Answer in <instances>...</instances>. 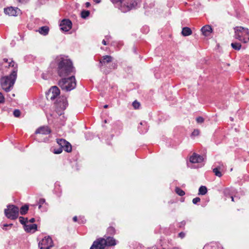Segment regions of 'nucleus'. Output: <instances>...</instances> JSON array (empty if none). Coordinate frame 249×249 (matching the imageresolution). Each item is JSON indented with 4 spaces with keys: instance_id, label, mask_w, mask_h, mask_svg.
Instances as JSON below:
<instances>
[{
    "instance_id": "f257e3e1",
    "label": "nucleus",
    "mask_w": 249,
    "mask_h": 249,
    "mask_svg": "<svg viewBox=\"0 0 249 249\" xmlns=\"http://www.w3.org/2000/svg\"><path fill=\"white\" fill-rule=\"evenodd\" d=\"M50 68L54 69L59 77H67L74 73V68L71 60L68 56L59 55L51 62Z\"/></svg>"
},
{
    "instance_id": "f03ea898",
    "label": "nucleus",
    "mask_w": 249,
    "mask_h": 249,
    "mask_svg": "<svg viewBox=\"0 0 249 249\" xmlns=\"http://www.w3.org/2000/svg\"><path fill=\"white\" fill-rule=\"evenodd\" d=\"M115 7L123 13L136 8L140 5L141 0H110Z\"/></svg>"
},
{
    "instance_id": "7ed1b4c3",
    "label": "nucleus",
    "mask_w": 249,
    "mask_h": 249,
    "mask_svg": "<svg viewBox=\"0 0 249 249\" xmlns=\"http://www.w3.org/2000/svg\"><path fill=\"white\" fill-rule=\"evenodd\" d=\"M17 76V70L15 69L7 76L2 77L0 79L1 88L6 92L10 91L13 88Z\"/></svg>"
},
{
    "instance_id": "20e7f679",
    "label": "nucleus",
    "mask_w": 249,
    "mask_h": 249,
    "mask_svg": "<svg viewBox=\"0 0 249 249\" xmlns=\"http://www.w3.org/2000/svg\"><path fill=\"white\" fill-rule=\"evenodd\" d=\"M58 86L62 90L70 91L76 87V80L73 75L68 77H63L58 82Z\"/></svg>"
},
{
    "instance_id": "39448f33",
    "label": "nucleus",
    "mask_w": 249,
    "mask_h": 249,
    "mask_svg": "<svg viewBox=\"0 0 249 249\" xmlns=\"http://www.w3.org/2000/svg\"><path fill=\"white\" fill-rule=\"evenodd\" d=\"M234 37L239 41L246 43L249 41V30L241 26H237L234 28Z\"/></svg>"
},
{
    "instance_id": "423d86ee",
    "label": "nucleus",
    "mask_w": 249,
    "mask_h": 249,
    "mask_svg": "<svg viewBox=\"0 0 249 249\" xmlns=\"http://www.w3.org/2000/svg\"><path fill=\"white\" fill-rule=\"evenodd\" d=\"M4 214L8 219H16L18 216L19 209L15 205H9L7 209L4 210Z\"/></svg>"
},
{
    "instance_id": "0eeeda50",
    "label": "nucleus",
    "mask_w": 249,
    "mask_h": 249,
    "mask_svg": "<svg viewBox=\"0 0 249 249\" xmlns=\"http://www.w3.org/2000/svg\"><path fill=\"white\" fill-rule=\"evenodd\" d=\"M53 246V240L50 236L44 237L38 243L40 249H50Z\"/></svg>"
},
{
    "instance_id": "6e6552de",
    "label": "nucleus",
    "mask_w": 249,
    "mask_h": 249,
    "mask_svg": "<svg viewBox=\"0 0 249 249\" xmlns=\"http://www.w3.org/2000/svg\"><path fill=\"white\" fill-rule=\"evenodd\" d=\"M60 90L57 86L52 87L48 92L46 94L47 99H50L52 101L54 100L60 95Z\"/></svg>"
},
{
    "instance_id": "1a4fd4ad",
    "label": "nucleus",
    "mask_w": 249,
    "mask_h": 249,
    "mask_svg": "<svg viewBox=\"0 0 249 249\" xmlns=\"http://www.w3.org/2000/svg\"><path fill=\"white\" fill-rule=\"evenodd\" d=\"M56 108L62 110H65L68 106V103L66 97H58L55 102Z\"/></svg>"
},
{
    "instance_id": "9d476101",
    "label": "nucleus",
    "mask_w": 249,
    "mask_h": 249,
    "mask_svg": "<svg viewBox=\"0 0 249 249\" xmlns=\"http://www.w3.org/2000/svg\"><path fill=\"white\" fill-rule=\"evenodd\" d=\"M106 242L104 238H99L94 241L90 249H105Z\"/></svg>"
},
{
    "instance_id": "9b49d317",
    "label": "nucleus",
    "mask_w": 249,
    "mask_h": 249,
    "mask_svg": "<svg viewBox=\"0 0 249 249\" xmlns=\"http://www.w3.org/2000/svg\"><path fill=\"white\" fill-rule=\"evenodd\" d=\"M59 26L60 29L64 32H68L72 27V22L69 19H63L60 22Z\"/></svg>"
},
{
    "instance_id": "f8f14e48",
    "label": "nucleus",
    "mask_w": 249,
    "mask_h": 249,
    "mask_svg": "<svg viewBox=\"0 0 249 249\" xmlns=\"http://www.w3.org/2000/svg\"><path fill=\"white\" fill-rule=\"evenodd\" d=\"M4 12L5 14L10 16H17L20 13V10L17 7H10L4 8Z\"/></svg>"
},
{
    "instance_id": "ddd939ff",
    "label": "nucleus",
    "mask_w": 249,
    "mask_h": 249,
    "mask_svg": "<svg viewBox=\"0 0 249 249\" xmlns=\"http://www.w3.org/2000/svg\"><path fill=\"white\" fill-rule=\"evenodd\" d=\"M204 157L196 153H193V154L190 158V161L193 163H201L204 160Z\"/></svg>"
},
{
    "instance_id": "4468645a",
    "label": "nucleus",
    "mask_w": 249,
    "mask_h": 249,
    "mask_svg": "<svg viewBox=\"0 0 249 249\" xmlns=\"http://www.w3.org/2000/svg\"><path fill=\"white\" fill-rule=\"evenodd\" d=\"M112 60V57L110 55H104L102 57V59L100 60L99 66L102 69L103 66H105L107 64L110 63Z\"/></svg>"
},
{
    "instance_id": "2eb2a0df",
    "label": "nucleus",
    "mask_w": 249,
    "mask_h": 249,
    "mask_svg": "<svg viewBox=\"0 0 249 249\" xmlns=\"http://www.w3.org/2000/svg\"><path fill=\"white\" fill-rule=\"evenodd\" d=\"M51 132V129L47 126H43L39 127L36 131V134L48 135Z\"/></svg>"
},
{
    "instance_id": "dca6fc26",
    "label": "nucleus",
    "mask_w": 249,
    "mask_h": 249,
    "mask_svg": "<svg viewBox=\"0 0 249 249\" xmlns=\"http://www.w3.org/2000/svg\"><path fill=\"white\" fill-rule=\"evenodd\" d=\"M203 249H223L220 244L217 242H211L204 246Z\"/></svg>"
},
{
    "instance_id": "f3484780",
    "label": "nucleus",
    "mask_w": 249,
    "mask_h": 249,
    "mask_svg": "<svg viewBox=\"0 0 249 249\" xmlns=\"http://www.w3.org/2000/svg\"><path fill=\"white\" fill-rule=\"evenodd\" d=\"M106 246H114L117 244L116 240L113 237L110 236L107 237L105 238Z\"/></svg>"
},
{
    "instance_id": "a211bd4d",
    "label": "nucleus",
    "mask_w": 249,
    "mask_h": 249,
    "mask_svg": "<svg viewBox=\"0 0 249 249\" xmlns=\"http://www.w3.org/2000/svg\"><path fill=\"white\" fill-rule=\"evenodd\" d=\"M201 31L202 32V34L205 36H208L212 32V28L210 25H205L203 26Z\"/></svg>"
},
{
    "instance_id": "6ab92c4d",
    "label": "nucleus",
    "mask_w": 249,
    "mask_h": 249,
    "mask_svg": "<svg viewBox=\"0 0 249 249\" xmlns=\"http://www.w3.org/2000/svg\"><path fill=\"white\" fill-rule=\"evenodd\" d=\"M223 165H219L215 167L213 169V171L214 175L218 177H221L222 176L221 172L223 170Z\"/></svg>"
},
{
    "instance_id": "aec40b11",
    "label": "nucleus",
    "mask_w": 249,
    "mask_h": 249,
    "mask_svg": "<svg viewBox=\"0 0 249 249\" xmlns=\"http://www.w3.org/2000/svg\"><path fill=\"white\" fill-rule=\"evenodd\" d=\"M24 230L27 232H34L37 230V225L36 224L25 225Z\"/></svg>"
},
{
    "instance_id": "412c9836",
    "label": "nucleus",
    "mask_w": 249,
    "mask_h": 249,
    "mask_svg": "<svg viewBox=\"0 0 249 249\" xmlns=\"http://www.w3.org/2000/svg\"><path fill=\"white\" fill-rule=\"evenodd\" d=\"M140 125L138 126V130L140 133L144 134L147 131V123L146 122H141Z\"/></svg>"
},
{
    "instance_id": "4be33fe9",
    "label": "nucleus",
    "mask_w": 249,
    "mask_h": 249,
    "mask_svg": "<svg viewBox=\"0 0 249 249\" xmlns=\"http://www.w3.org/2000/svg\"><path fill=\"white\" fill-rule=\"evenodd\" d=\"M235 192V190L233 188H226L224 189L223 193L227 197H230L231 196L233 195Z\"/></svg>"
},
{
    "instance_id": "5701e85b",
    "label": "nucleus",
    "mask_w": 249,
    "mask_h": 249,
    "mask_svg": "<svg viewBox=\"0 0 249 249\" xmlns=\"http://www.w3.org/2000/svg\"><path fill=\"white\" fill-rule=\"evenodd\" d=\"M38 32L42 35L46 36L49 32V28L47 26L40 27L38 30Z\"/></svg>"
},
{
    "instance_id": "b1692460",
    "label": "nucleus",
    "mask_w": 249,
    "mask_h": 249,
    "mask_svg": "<svg viewBox=\"0 0 249 249\" xmlns=\"http://www.w3.org/2000/svg\"><path fill=\"white\" fill-rule=\"evenodd\" d=\"M192 34L191 29L187 27H183L182 29L181 34L184 36H187Z\"/></svg>"
},
{
    "instance_id": "393cba45",
    "label": "nucleus",
    "mask_w": 249,
    "mask_h": 249,
    "mask_svg": "<svg viewBox=\"0 0 249 249\" xmlns=\"http://www.w3.org/2000/svg\"><path fill=\"white\" fill-rule=\"evenodd\" d=\"M56 142L59 147H62V148H63L65 144H67L68 142L63 139H58Z\"/></svg>"
},
{
    "instance_id": "a878e982",
    "label": "nucleus",
    "mask_w": 249,
    "mask_h": 249,
    "mask_svg": "<svg viewBox=\"0 0 249 249\" xmlns=\"http://www.w3.org/2000/svg\"><path fill=\"white\" fill-rule=\"evenodd\" d=\"M29 210V206L28 205H24V206H22L20 209V213L21 215H25L26 213H27L28 211Z\"/></svg>"
},
{
    "instance_id": "bb28decb",
    "label": "nucleus",
    "mask_w": 249,
    "mask_h": 249,
    "mask_svg": "<svg viewBox=\"0 0 249 249\" xmlns=\"http://www.w3.org/2000/svg\"><path fill=\"white\" fill-rule=\"evenodd\" d=\"M207 192V189L206 186H201L199 187L198 190V195H204Z\"/></svg>"
},
{
    "instance_id": "cd10ccee",
    "label": "nucleus",
    "mask_w": 249,
    "mask_h": 249,
    "mask_svg": "<svg viewBox=\"0 0 249 249\" xmlns=\"http://www.w3.org/2000/svg\"><path fill=\"white\" fill-rule=\"evenodd\" d=\"M44 204H46L45 199L44 198H40L39 199L38 202V209L41 210V211H45L46 209H43V210H41V208H42V205Z\"/></svg>"
},
{
    "instance_id": "c85d7f7f",
    "label": "nucleus",
    "mask_w": 249,
    "mask_h": 249,
    "mask_svg": "<svg viewBox=\"0 0 249 249\" xmlns=\"http://www.w3.org/2000/svg\"><path fill=\"white\" fill-rule=\"evenodd\" d=\"M231 46L233 49L239 51L241 48V44L240 43L235 42L231 44Z\"/></svg>"
},
{
    "instance_id": "c756f323",
    "label": "nucleus",
    "mask_w": 249,
    "mask_h": 249,
    "mask_svg": "<svg viewBox=\"0 0 249 249\" xmlns=\"http://www.w3.org/2000/svg\"><path fill=\"white\" fill-rule=\"evenodd\" d=\"M116 232L115 229L114 227L112 226H110L107 229V234L113 235L115 234Z\"/></svg>"
},
{
    "instance_id": "7c9ffc66",
    "label": "nucleus",
    "mask_w": 249,
    "mask_h": 249,
    "mask_svg": "<svg viewBox=\"0 0 249 249\" xmlns=\"http://www.w3.org/2000/svg\"><path fill=\"white\" fill-rule=\"evenodd\" d=\"M111 45L114 47H117L119 49L123 45V43L122 41H114L111 42Z\"/></svg>"
},
{
    "instance_id": "2f4dec72",
    "label": "nucleus",
    "mask_w": 249,
    "mask_h": 249,
    "mask_svg": "<svg viewBox=\"0 0 249 249\" xmlns=\"http://www.w3.org/2000/svg\"><path fill=\"white\" fill-rule=\"evenodd\" d=\"M90 12L88 10H83L81 13V16L83 18H86L89 15Z\"/></svg>"
},
{
    "instance_id": "473e14b6",
    "label": "nucleus",
    "mask_w": 249,
    "mask_h": 249,
    "mask_svg": "<svg viewBox=\"0 0 249 249\" xmlns=\"http://www.w3.org/2000/svg\"><path fill=\"white\" fill-rule=\"evenodd\" d=\"M175 192L179 196H183L185 194V192L179 187L176 188Z\"/></svg>"
},
{
    "instance_id": "72a5a7b5",
    "label": "nucleus",
    "mask_w": 249,
    "mask_h": 249,
    "mask_svg": "<svg viewBox=\"0 0 249 249\" xmlns=\"http://www.w3.org/2000/svg\"><path fill=\"white\" fill-rule=\"evenodd\" d=\"M71 145L69 142H68L67 144H65V146L63 148V149H64L67 152H71Z\"/></svg>"
},
{
    "instance_id": "f704fd0d",
    "label": "nucleus",
    "mask_w": 249,
    "mask_h": 249,
    "mask_svg": "<svg viewBox=\"0 0 249 249\" xmlns=\"http://www.w3.org/2000/svg\"><path fill=\"white\" fill-rule=\"evenodd\" d=\"M62 151L63 148H62V147H59L57 148H55L52 150V152L55 154H59L62 153Z\"/></svg>"
},
{
    "instance_id": "c9c22d12",
    "label": "nucleus",
    "mask_w": 249,
    "mask_h": 249,
    "mask_svg": "<svg viewBox=\"0 0 249 249\" xmlns=\"http://www.w3.org/2000/svg\"><path fill=\"white\" fill-rule=\"evenodd\" d=\"M19 220L20 223L21 224L24 225V227L25 226V225H27L26 223L28 221V218H24V217H23L22 216H20L19 217Z\"/></svg>"
},
{
    "instance_id": "e433bc0d",
    "label": "nucleus",
    "mask_w": 249,
    "mask_h": 249,
    "mask_svg": "<svg viewBox=\"0 0 249 249\" xmlns=\"http://www.w3.org/2000/svg\"><path fill=\"white\" fill-rule=\"evenodd\" d=\"M8 66L9 67H12L13 68V70L12 71L14 70L15 69H17V70L18 71V69H17V65L16 64H15V62H14L12 59H11V60L10 61V62H9V64H8Z\"/></svg>"
},
{
    "instance_id": "4c0bfd02",
    "label": "nucleus",
    "mask_w": 249,
    "mask_h": 249,
    "mask_svg": "<svg viewBox=\"0 0 249 249\" xmlns=\"http://www.w3.org/2000/svg\"><path fill=\"white\" fill-rule=\"evenodd\" d=\"M132 106L135 109H138L140 106V104L137 101H135L133 102Z\"/></svg>"
},
{
    "instance_id": "58836bf2",
    "label": "nucleus",
    "mask_w": 249,
    "mask_h": 249,
    "mask_svg": "<svg viewBox=\"0 0 249 249\" xmlns=\"http://www.w3.org/2000/svg\"><path fill=\"white\" fill-rule=\"evenodd\" d=\"M60 119L62 120V122L60 123V124L62 125H64L65 124V122L66 120L65 116L62 114V113H60Z\"/></svg>"
},
{
    "instance_id": "ea45409f",
    "label": "nucleus",
    "mask_w": 249,
    "mask_h": 249,
    "mask_svg": "<svg viewBox=\"0 0 249 249\" xmlns=\"http://www.w3.org/2000/svg\"><path fill=\"white\" fill-rule=\"evenodd\" d=\"M13 115L15 117H19L20 115V111L19 109H15L13 112Z\"/></svg>"
},
{
    "instance_id": "a19ab883",
    "label": "nucleus",
    "mask_w": 249,
    "mask_h": 249,
    "mask_svg": "<svg viewBox=\"0 0 249 249\" xmlns=\"http://www.w3.org/2000/svg\"><path fill=\"white\" fill-rule=\"evenodd\" d=\"M196 121L197 123L201 124L204 122V119L203 117L199 116L196 118Z\"/></svg>"
},
{
    "instance_id": "79ce46f5",
    "label": "nucleus",
    "mask_w": 249,
    "mask_h": 249,
    "mask_svg": "<svg viewBox=\"0 0 249 249\" xmlns=\"http://www.w3.org/2000/svg\"><path fill=\"white\" fill-rule=\"evenodd\" d=\"M200 201V199L199 197H195L193 199V203L194 204H196L198 202H199V201Z\"/></svg>"
},
{
    "instance_id": "37998d69",
    "label": "nucleus",
    "mask_w": 249,
    "mask_h": 249,
    "mask_svg": "<svg viewBox=\"0 0 249 249\" xmlns=\"http://www.w3.org/2000/svg\"><path fill=\"white\" fill-rule=\"evenodd\" d=\"M12 226H13L12 224H4L3 225L2 229L4 230H7V229L6 227H9L11 228Z\"/></svg>"
},
{
    "instance_id": "c03bdc74",
    "label": "nucleus",
    "mask_w": 249,
    "mask_h": 249,
    "mask_svg": "<svg viewBox=\"0 0 249 249\" xmlns=\"http://www.w3.org/2000/svg\"><path fill=\"white\" fill-rule=\"evenodd\" d=\"M185 236V233L184 232L181 231L178 234V237L181 239H183V238H184Z\"/></svg>"
},
{
    "instance_id": "a18cd8bd",
    "label": "nucleus",
    "mask_w": 249,
    "mask_h": 249,
    "mask_svg": "<svg viewBox=\"0 0 249 249\" xmlns=\"http://www.w3.org/2000/svg\"><path fill=\"white\" fill-rule=\"evenodd\" d=\"M4 102V97L3 94L0 92V103H2Z\"/></svg>"
},
{
    "instance_id": "49530a36",
    "label": "nucleus",
    "mask_w": 249,
    "mask_h": 249,
    "mask_svg": "<svg viewBox=\"0 0 249 249\" xmlns=\"http://www.w3.org/2000/svg\"><path fill=\"white\" fill-rule=\"evenodd\" d=\"M185 224H186L185 221H182L181 222L178 223V226L179 228H181V227H184L185 226Z\"/></svg>"
},
{
    "instance_id": "de8ad7c7",
    "label": "nucleus",
    "mask_w": 249,
    "mask_h": 249,
    "mask_svg": "<svg viewBox=\"0 0 249 249\" xmlns=\"http://www.w3.org/2000/svg\"><path fill=\"white\" fill-rule=\"evenodd\" d=\"M199 134V130L197 129H195L192 132V135L193 136H197Z\"/></svg>"
},
{
    "instance_id": "09e8293b",
    "label": "nucleus",
    "mask_w": 249,
    "mask_h": 249,
    "mask_svg": "<svg viewBox=\"0 0 249 249\" xmlns=\"http://www.w3.org/2000/svg\"><path fill=\"white\" fill-rule=\"evenodd\" d=\"M117 64H116V63H112V64H111V68H110V69H116V68H117Z\"/></svg>"
},
{
    "instance_id": "8fccbe9b",
    "label": "nucleus",
    "mask_w": 249,
    "mask_h": 249,
    "mask_svg": "<svg viewBox=\"0 0 249 249\" xmlns=\"http://www.w3.org/2000/svg\"><path fill=\"white\" fill-rule=\"evenodd\" d=\"M11 60L10 59H8V58H4L3 59V61L5 62V63H8L9 64V62H10V61Z\"/></svg>"
},
{
    "instance_id": "3c124183",
    "label": "nucleus",
    "mask_w": 249,
    "mask_h": 249,
    "mask_svg": "<svg viewBox=\"0 0 249 249\" xmlns=\"http://www.w3.org/2000/svg\"><path fill=\"white\" fill-rule=\"evenodd\" d=\"M86 7L88 8L90 6V3L89 2H87L85 3Z\"/></svg>"
},
{
    "instance_id": "603ef678",
    "label": "nucleus",
    "mask_w": 249,
    "mask_h": 249,
    "mask_svg": "<svg viewBox=\"0 0 249 249\" xmlns=\"http://www.w3.org/2000/svg\"><path fill=\"white\" fill-rule=\"evenodd\" d=\"M29 0H18L19 2L20 3H26Z\"/></svg>"
},
{
    "instance_id": "864d4df0",
    "label": "nucleus",
    "mask_w": 249,
    "mask_h": 249,
    "mask_svg": "<svg viewBox=\"0 0 249 249\" xmlns=\"http://www.w3.org/2000/svg\"><path fill=\"white\" fill-rule=\"evenodd\" d=\"M35 221V219L34 218H32L29 220V222L30 223H34Z\"/></svg>"
},
{
    "instance_id": "5fc2aeb1",
    "label": "nucleus",
    "mask_w": 249,
    "mask_h": 249,
    "mask_svg": "<svg viewBox=\"0 0 249 249\" xmlns=\"http://www.w3.org/2000/svg\"><path fill=\"white\" fill-rule=\"evenodd\" d=\"M111 38V36H106V39L107 40H109Z\"/></svg>"
},
{
    "instance_id": "6e6d98bb",
    "label": "nucleus",
    "mask_w": 249,
    "mask_h": 249,
    "mask_svg": "<svg viewBox=\"0 0 249 249\" xmlns=\"http://www.w3.org/2000/svg\"><path fill=\"white\" fill-rule=\"evenodd\" d=\"M102 44H103V45H107V41H106L105 39L103 40V41H102Z\"/></svg>"
},
{
    "instance_id": "4d7b16f0",
    "label": "nucleus",
    "mask_w": 249,
    "mask_h": 249,
    "mask_svg": "<svg viewBox=\"0 0 249 249\" xmlns=\"http://www.w3.org/2000/svg\"><path fill=\"white\" fill-rule=\"evenodd\" d=\"M73 220L74 222H76L77 221V217L76 216H75L73 217Z\"/></svg>"
},
{
    "instance_id": "13d9d810",
    "label": "nucleus",
    "mask_w": 249,
    "mask_h": 249,
    "mask_svg": "<svg viewBox=\"0 0 249 249\" xmlns=\"http://www.w3.org/2000/svg\"><path fill=\"white\" fill-rule=\"evenodd\" d=\"M230 197L231 198L232 201H234V197L233 195L231 196Z\"/></svg>"
},
{
    "instance_id": "bf43d9fd",
    "label": "nucleus",
    "mask_w": 249,
    "mask_h": 249,
    "mask_svg": "<svg viewBox=\"0 0 249 249\" xmlns=\"http://www.w3.org/2000/svg\"><path fill=\"white\" fill-rule=\"evenodd\" d=\"M94 0L97 3H99L101 2V0Z\"/></svg>"
},
{
    "instance_id": "052dcab7",
    "label": "nucleus",
    "mask_w": 249,
    "mask_h": 249,
    "mask_svg": "<svg viewBox=\"0 0 249 249\" xmlns=\"http://www.w3.org/2000/svg\"><path fill=\"white\" fill-rule=\"evenodd\" d=\"M48 141V138H45L44 139V141L43 142H47Z\"/></svg>"
},
{
    "instance_id": "680f3d73",
    "label": "nucleus",
    "mask_w": 249,
    "mask_h": 249,
    "mask_svg": "<svg viewBox=\"0 0 249 249\" xmlns=\"http://www.w3.org/2000/svg\"><path fill=\"white\" fill-rule=\"evenodd\" d=\"M107 107H108V105H105V106H104V107L105 108H107Z\"/></svg>"
},
{
    "instance_id": "e2e57ef3",
    "label": "nucleus",
    "mask_w": 249,
    "mask_h": 249,
    "mask_svg": "<svg viewBox=\"0 0 249 249\" xmlns=\"http://www.w3.org/2000/svg\"><path fill=\"white\" fill-rule=\"evenodd\" d=\"M173 249H181L179 248H178V247H175V248H173Z\"/></svg>"
},
{
    "instance_id": "0e129e2a",
    "label": "nucleus",
    "mask_w": 249,
    "mask_h": 249,
    "mask_svg": "<svg viewBox=\"0 0 249 249\" xmlns=\"http://www.w3.org/2000/svg\"><path fill=\"white\" fill-rule=\"evenodd\" d=\"M145 28H146V29L147 30V31L145 32V33H147V32H148V31L149 29H148V28H147V27H145Z\"/></svg>"
},
{
    "instance_id": "69168bd1",
    "label": "nucleus",
    "mask_w": 249,
    "mask_h": 249,
    "mask_svg": "<svg viewBox=\"0 0 249 249\" xmlns=\"http://www.w3.org/2000/svg\"><path fill=\"white\" fill-rule=\"evenodd\" d=\"M107 144H110V143H109L108 142H107Z\"/></svg>"
},
{
    "instance_id": "338daca9",
    "label": "nucleus",
    "mask_w": 249,
    "mask_h": 249,
    "mask_svg": "<svg viewBox=\"0 0 249 249\" xmlns=\"http://www.w3.org/2000/svg\"><path fill=\"white\" fill-rule=\"evenodd\" d=\"M106 73H108L109 72V71H104Z\"/></svg>"
},
{
    "instance_id": "774afa93",
    "label": "nucleus",
    "mask_w": 249,
    "mask_h": 249,
    "mask_svg": "<svg viewBox=\"0 0 249 249\" xmlns=\"http://www.w3.org/2000/svg\"><path fill=\"white\" fill-rule=\"evenodd\" d=\"M113 135H111L110 136V137H111V139L113 138Z\"/></svg>"
}]
</instances>
